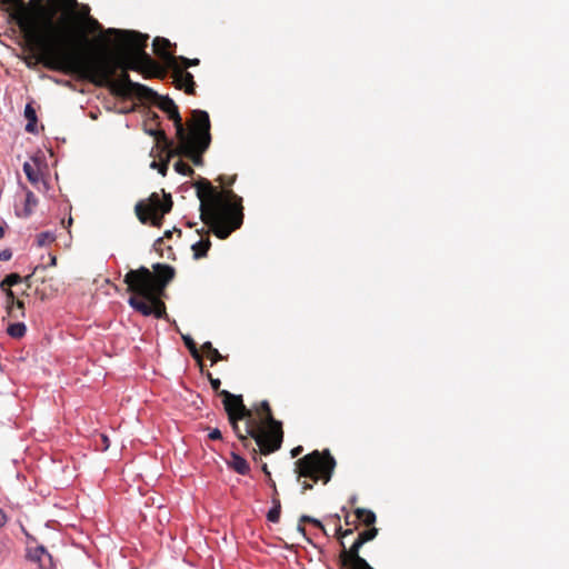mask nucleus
Here are the masks:
<instances>
[{
	"label": "nucleus",
	"mask_w": 569,
	"mask_h": 569,
	"mask_svg": "<svg viewBox=\"0 0 569 569\" xmlns=\"http://www.w3.org/2000/svg\"><path fill=\"white\" fill-rule=\"evenodd\" d=\"M106 34L119 37L121 50L117 57L106 50L92 52L93 42L81 52H57L54 48L47 47L44 64L52 71L77 76L98 87H106L114 96L139 100H151L158 93L144 84L133 82L128 70L139 71L146 78H163L164 69L147 52L149 37L133 30H119L110 28L100 32L99 40L104 41Z\"/></svg>",
	"instance_id": "obj_1"
},
{
	"label": "nucleus",
	"mask_w": 569,
	"mask_h": 569,
	"mask_svg": "<svg viewBox=\"0 0 569 569\" xmlns=\"http://www.w3.org/2000/svg\"><path fill=\"white\" fill-rule=\"evenodd\" d=\"M30 6L34 13L22 8L18 17V26L23 32L27 43L38 52V57L30 56L24 59L27 67L30 69H34L38 63H42L43 67L49 69L43 61L47 47L54 48L59 53L73 50L81 52L82 49L90 46V34L102 32V26L90 16L89 8L86 7L84 12L72 14L73 31L54 32L48 36L43 30H57L52 22L53 12L46 8L43 0H30Z\"/></svg>",
	"instance_id": "obj_2"
},
{
	"label": "nucleus",
	"mask_w": 569,
	"mask_h": 569,
	"mask_svg": "<svg viewBox=\"0 0 569 569\" xmlns=\"http://www.w3.org/2000/svg\"><path fill=\"white\" fill-rule=\"evenodd\" d=\"M211 388L223 398V407L229 423L239 441L248 448L253 440L261 455H270L281 448L283 441L282 422L273 417L270 403L267 400L247 408L241 395H233L220 390L221 381L207 372Z\"/></svg>",
	"instance_id": "obj_3"
},
{
	"label": "nucleus",
	"mask_w": 569,
	"mask_h": 569,
	"mask_svg": "<svg viewBox=\"0 0 569 569\" xmlns=\"http://www.w3.org/2000/svg\"><path fill=\"white\" fill-rule=\"evenodd\" d=\"M200 200L201 221L209 228L198 231L200 239L191 246L196 260L207 257L211 247L210 232L219 239L228 238L243 222L242 198L231 189L218 190L211 182L200 178L193 184Z\"/></svg>",
	"instance_id": "obj_4"
},
{
	"label": "nucleus",
	"mask_w": 569,
	"mask_h": 569,
	"mask_svg": "<svg viewBox=\"0 0 569 569\" xmlns=\"http://www.w3.org/2000/svg\"><path fill=\"white\" fill-rule=\"evenodd\" d=\"M153 271L147 267L129 270L123 278L127 291L131 293L128 302L142 316H154L158 319L168 317L162 301L168 284L176 277V269L169 264L154 263Z\"/></svg>",
	"instance_id": "obj_5"
},
{
	"label": "nucleus",
	"mask_w": 569,
	"mask_h": 569,
	"mask_svg": "<svg viewBox=\"0 0 569 569\" xmlns=\"http://www.w3.org/2000/svg\"><path fill=\"white\" fill-rule=\"evenodd\" d=\"M189 134L178 139V146L169 149V157L184 156L193 164L201 166L202 154L209 148L211 142L210 119L207 111L192 110Z\"/></svg>",
	"instance_id": "obj_6"
},
{
	"label": "nucleus",
	"mask_w": 569,
	"mask_h": 569,
	"mask_svg": "<svg viewBox=\"0 0 569 569\" xmlns=\"http://www.w3.org/2000/svg\"><path fill=\"white\" fill-rule=\"evenodd\" d=\"M336 459L329 450H313L295 462L297 481L301 485V492L311 490L316 483L321 481L327 485L333 475Z\"/></svg>",
	"instance_id": "obj_7"
},
{
	"label": "nucleus",
	"mask_w": 569,
	"mask_h": 569,
	"mask_svg": "<svg viewBox=\"0 0 569 569\" xmlns=\"http://www.w3.org/2000/svg\"><path fill=\"white\" fill-rule=\"evenodd\" d=\"M171 194L163 193L161 199L159 193L152 192L147 201H139L134 207L137 218L142 223L151 222L154 227H161L166 213L172 209Z\"/></svg>",
	"instance_id": "obj_8"
},
{
	"label": "nucleus",
	"mask_w": 569,
	"mask_h": 569,
	"mask_svg": "<svg viewBox=\"0 0 569 569\" xmlns=\"http://www.w3.org/2000/svg\"><path fill=\"white\" fill-rule=\"evenodd\" d=\"M378 535V529L371 527L359 532L357 539L349 549L341 541L342 551L339 555L340 566L345 569H373L368 561L359 553L360 548L368 541L373 540Z\"/></svg>",
	"instance_id": "obj_9"
},
{
	"label": "nucleus",
	"mask_w": 569,
	"mask_h": 569,
	"mask_svg": "<svg viewBox=\"0 0 569 569\" xmlns=\"http://www.w3.org/2000/svg\"><path fill=\"white\" fill-rule=\"evenodd\" d=\"M169 69L172 71L173 82L178 89L183 90L187 94L196 93V82L192 73L180 68L177 58L171 59Z\"/></svg>",
	"instance_id": "obj_10"
},
{
	"label": "nucleus",
	"mask_w": 569,
	"mask_h": 569,
	"mask_svg": "<svg viewBox=\"0 0 569 569\" xmlns=\"http://www.w3.org/2000/svg\"><path fill=\"white\" fill-rule=\"evenodd\" d=\"M27 558L30 561L38 563L40 569H53L54 567L52 556L43 546H37L34 548L28 547Z\"/></svg>",
	"instance_id": "obj_11"
},
{
	"label": "nucleus",
	"mask_w": 569,
	"mask_h": 569,
	"mask_svg": "<svg viewBox=\"0 0 569 569\" xmlns=\"http://www.w3.org/2000/svg\"><path fill=\"white\" fill-rule=\"evenodd\" d=\"M153 51L154 53L161 59L164 61L166 66L168 68L171 67V59L172 58H177L176 56L171 54L169 52V49L171 47V42L166 39V38H161V37H157L154 38L153 40Z\"/></svg>",
	"instance_id": "obj_12"
},
{
	"label": "nucleus",
	"mask_w": 569,
	"mask_h": 569,
	"mask_svg": "<svg viewBox=\"0 0 569 569\" xmlns=\"http://www.w3.org/2000/svg\"><path fill=\"white\" fill-rule=\"evenodd\" d=\"M167 114H168L169 119L173 121L177 139L189 134V131H187L186 128L183 127L182 118L179 113L177 106L173 109H171L170 111H168Z\"/></svg>",
	"instance_id": "obj_13"
},
{
	"label": "nucleus",
	"mask_w": 569,
	"mask_h": 569,
	"mask_svg": "<svg viewBox=\"0 0 569 569\" xmlns=\"http://www.w3.org/2000/svg\"><path fill=\"white\" fill-rule=\"evenodd\" d=\"M228 465L239 475H247L250 471V467L247 460L234 452L231 453V460L228 462Z\"/></svg>",
	"instance_id": "obj_14"
},
{
	"label": "nucleus",
	"mask_w": 569,
	"mask_h": 569,
	"mask_svg": "<svg viewBox=\"0 0 569 569\" xmlns=\"http://www.w3.org/2000/svg\"><path fill=\"white\" fill-rule=\"evenodd\" d=\"M24 117L27 119L26 131L34 133L37 127V113L30 103H28L24 108Z\"/></svg>",
	"instance_id": "obj_15"
},
{
	"label": "nucleus",
	"mask_w": 569,
	"mask_h": 569,
	"mask_svg": "<svg viewBox=\"0 0 569 569\" xmlns=\"http://www.w3.org/2000/svg\"><path fill=\"white\" fill-rule=\"evenodd\" d=\"M355 515H356L357 520L361 521L367 527H370L376 522V515L371 510L363 509V508H357L355 510Z\"/></svg>",
	"instance_id": "obj_16"
},
{
	"label": "nucleus",
	"mask_w": 569,
	"mask_h": 569,
	"mask_svg": "<svg viewBox=\"0 0 569 569\" xmlns=\"http://www.w3.org/2000/svg\"><path fill=\"white\" fill-rule=\"evenodd\" d=\"M31 276L22 278L19 273H10L0 282V289H8V287L12 288L22 281L28 282Z\"/></svg>",
	"instance_id": "obj_17"
},
{
	"label": "nucleus",
	"mask_w": 569,
	"mask_h": 569,
	"mask_svg": "<svg viewBox=\"0 0 569 569\" xmlns=\"http://www.w3.org/2000/svg\"><path fill=\"white\" fill-rule=\"evenodd\" d=\"M23 171L28 178V180L33 184L38 186L40 183V173L38 168L34 164L29 162L23 163Z\"/></svg>",
	"instance_id": "obj_18"
},
{
	"label": "nucleus",
	"mask_w": 569,
	"mask_h": 569,
	"mask_svg": "<svg viewBox=\"0 0 569 569\" xmlns=\"http://www.w3.org/2000/svg\"><path fill=\"white\" fill-rule=\"evenodd\" d=\"M27 327L22 322L11 323L7 332L11 338L20 339L26 335Z\"/></svg>",
	"instance_id": "obj_19"
},
{
	"label": "nucleus",
	"mask_w": 569,
	"mask_h": 569,
	"mask_svg": "<svg viewBox=\"0 0 569 569\" xmlns=\"http://www.w3.org/2000/svg\"><path fill=\"white\" fill-rule=\"evenodd\" d=\"M201 348L210 358L212 365L223 359L221 353L216 348H213L210 341L204 342Z\"/></svg>",
	"instance_id": "obj_20"
},
{
	"label": "nucleus",
	"mask_w": 569,
	"mask_h": 569,
	"mask_svg": "<svg viewBox=\"0 0 569 569\" xmlns=\"http://www.w3.org/2000/svg\"><path fill=\"white\" fill-rule=\"evenodd\" d=\"M150 101L157 102L158 107L166 113L177 106L174 101L169 97H161L159 94L157 98H153Z\"/></svg>",
	"instance_id": "obj_21"
},
{
	"label": "nucleus",
	"mask_w": 569,
	"mask_h": 569,
	"mask_svg": "<svg viewBox=\"0 0 569 569\" xmlns=\"http://www.w3.org/2000/svg\"><path fill=\"white\" fill-rule=\"evenodd\" d=\"M147 132L154 137L158 143H163L164 147L170 148L172 146V141L168 140L166 132L161 129H147Z\"/></svg>",
	"instance_id": "obj_22"
},
{
	"label": "nucleus",
	"mask_w": 569,
	"mask_h": 569,
	"mask_svg": "<svg viewBox=\"0 0 569 569\" xmlns=\"http://www.w3.org/2000/svg\"><path fill=\"white\" fill-rule=\"evenodd\" d=\"M56 240V234L51 231H43L36 236L38 247H46Z\"/></svg>",
	"instance_id": "obj_23"
},
{
	"label": "nucleus",
	"mask_w": 569,
	"mask_h": 569,
	"mask_svg": "<svg viewBox=\"0 0 569 569\" xmlns=\"http://www.w3.org/2000/svg\"><path fill=\"white\" fill-rule=\"evenodd\" d=\"M182 340L184 342V346L190 351L191 356L199 362H201V355L197 348V343L190 336H182Z\"/></svg>",
	"instance_id": "obj_24"
},
{
	"label": "nucleus",
	"mask_w": 569,
	"mask_h": 569,
	"mask_svg": "<svg viewBox=\"0 0 569 569\" xmlns=\"http://www.w3.org/2000/svg\"><path fill=\"white\" fill-rule=\"evenodd\" d=\"M37 204H38V199L34 196V193L30 190L27 191L26 204H24L26 216H29L33 211V209L37 207Z\"/></svg>",
	"instance_id": "obj_25"
},
{
	"label": "nucleus",
	"mask_w": 569,
	"mask_h": 569,
	"mask_svg": "<svg viewBox=\"0 0 569 569\" xmlns=\"http://www.w3.org/2000/svg\"><path fill=\"white\" fill-rule=\"evenodd\" d=\"M173 168L174 170L182 174V176H192L194 173V170L186 162H183L182 160H178L174 164H173Z\"/></svg>",
	"instance_id": "obj_26"
},
{
	"label": "nucleus",
	"mask_w": 569,
	"mask_h": 569,
	"mask_svg": "<svg viewBox=\"0 0 569 569\" xmlns=\"http://www.w3.org/2000/svg\"><path fill=\"white\" fill-rule=\"evenodd\" d=\"M1 291H3L4 295H6L7 311L11 316L12 315V310L14 308V302L17 300L16 296H14V292L12 291V288H9V287H8V289H1Z\"/></svg>",
	"instance_id": "obj_27"
},
{
	"label": "nucleus",
	"mask_w": 569,
	"mask_h": 569,
	"mask_svg": "<svg viewBox=\"0 0 569 569\" xmlns=\"http://www.w3.org/2000/svg\"><path fill=\"white\" fill-rule=\"evenodd\" d=\"M177 59H178L179 67L183 68V70H187L190 67H196L200 63V60L197 58L189 59V58L180 56V57H177Z\"/></svg>",
	"instance_id": "obj_28"
},
{
	"label": "nucleus",
	"mask_w": 569,
	"mask_h": 569,
	"mask_svg": "<svg viewBox=\"0 0 569 569\" xmlns=\"http://www.w3.org/2000/svg\"><path fill=\"white\" fill-rule=\"evenodd\" d=\"M300 522L312 523L315 527H317L318 529L323 531L325 535H327L326 529H325L322 522L320 520L316 519V518H312L310 516L303 515V516L300 517Z\"/></svg>",
	"instance_id": "obj_29"
},
{
	"label": "nucleus",
	"mask_w": 569,
	"mask_h": 569,
	"mask_svg": "<svg viewBox=\"0 0 569 569\" xmlns=\"http://www.w3.org/2000/svg\"><path fill=\"white\" fill-rule=\"evenodd\" d=\"M170 158L171 157L168 156L167 160L161 161L159 163L156 162V161H152L151 162V168H157L159 173L164 177L167 174V171H168Z\"/></svg>",
	"instance_id": "obj_30"
},
{
	"label": "nucleus",
	"mask_w": 569,
	"mask_h": 569,
	"mask_svg": "<svg viewBox=\"0 0 569 569\" xmlns=\"http://www.w3.org/2000/svg\"><path fill=\"white\" fill-rule=\"evenodd\" d=\"M281 507L272 506V508L267 513V519L270 522H278L280 519Z\"/></svg>",
	"instance_id": "obj_31"
},
{
	"label": "nucleus",
	"mask_w": 569,
	"mask_h": 569,
	"mask_svg": "<svg viewBox=\"0 0 569 569\" xmlns=\"http://www.w3.org/2000/svg\"><path fill=\"white\" fill-rule=\"evenodd\" d=\"M236 178H237V176H224V174H221V176H219V177H218V179H217V180H218V181H219V183H221V184L231 186V184H233V183H234Z\"/></svg>",
	"instance_id": "obj_32"
},
{
	"label": "nucleus",
	"mask_w": 569,
	"mask_h": 569,
	"mask_svg": "<svg viewBox=\"0 0 569 569\" xmlns=\"http://www.w3.org/2000/svg\"><path fill=\"white\" fill-rule=\"evenodd\" d=\"M353 530L352 529H346L343 530L341 526H338L336 528V535L338 536V538H345L349 535H352Z\"/></svg>",
	"instance_id": "obj_33"
},
{
	"label": "nucleus",
	"mask_w": 569,
	"mask_h": 569,
	"mask_svg": "<svg viewBox=\"0 0 569 569\" xmlns=\"http://www.w3.org/2000/svg\"><path fill=\"white\" fill-rule=\"evenodd\" d=\"M210 440H220L222 439V433L219 429H212L208 435Z\"/></svg>",
	"instance_id": "obj_34"
},
{
	"label": "nucleus",
	"mask_w": 569,
	"mask_h": 569,
	"mask_svg": "<svg viewBox=\"0 0 569 569\" xmlns=\"http://www.w3.org/2000/svg\"><path fill=\"white\" fill-rule=\"evenodd\" d=\"M12 257V252L10 249H4L0 251V261H8Z\"/></svg>",
	"instance_id": "obj_35"
},
{
	"label": "nucleus",
	"mask_w": 569,
	"mask_h": 569,
	"mask_svg": "<svg viewBox=\"0 0 569 569\" xmlns=\"http://www.w3.org/2000/svg\"><path fill=\"white\" fill-rule=\"evenodd\" d=\"M302 451H303V447L302 446H297L293 449H291L290 453H291L292 458H296V457L300 456L302 453Z\"/></svg>",
	"instance_id": "obj_36"
},
{
	"label": "nucleus",
	"mask_w": 569,
	"mask_h": 569,
	"mask_svg": "<svg viewBox=\"0 0 569 569\" xmlns=\"http://www.w3.org/2000/svg\"><path fill=\"white\" fill-rule=\"evenodd\" d=\"M8 521L6 512L0 508V528L4 527Z\"/></svg>",
	"instance_id": "obj_37"
},
{
	"label": "nucleus",
	"mask_w": 569,
	"mask_h": 569,
	"mask_svg": "<svg viewBox=\"0 0 569 569\" xmlns=\"http://www.w3.org/2000/svg\"><path fill=\"white\" fill-rule=\"evenodd\" d=\"M14 307L21 311V317H24V303L23 301L17 299L14 302Z\"/></svg>",
	"instance_id": "obj_38"
},
{
	"label": "nucleus",
	"mask_w": 569,
	"mask_h": 569,
	"mask_svg": "<svg viewBox=\"0 0 569 569\" xmlns=\"http://www.w3.org/2000/svg\"><path fill=\"white\" fill-rule=\"evenodd\" d=\"M162 244H163V238H159V239L154 242V249H156L157 251H161V250H162V248H161V246H162Z\"/></svg>",
	"instance_id": "obj_39"
},
{
	"label": "nucleus",
	"mask_w": 569,
	"mask_h": 569,
	"mask_svg": "<svg viewBox=\"0 0 569 569\" xmlns=\"http://www.w3.org/2000/svg\"><path fill=\"white\" fill-rule=\"evenodd\" d=\"M173 231L178 232L179 237L181 236V230H178L174 228L173 230H167L164 232V238H170L172 236Z\"/></svg>",
	"instance_id": "obj_40"
},
{
	"label": "nucleus",
	"mask_w": 569,
	"mask_h": 569,
	"mask_svg": "<svg viewBox=\"0 0 569 569\" xmlns=\"http://www.w3.org/2000/svg\"><path fill=\"white\" fill-rule=\"evenodd\" d=\"M261 469H262L263 473L268 477V480L272 479L267 463H263Z\"/></svg>",
	"instance_id": "obj_41"
},
{
	"label": "nucleus",
	"mask_w": 569,
	"mask_h": 569,
	"mask_svg": "<svg viewBox=\"0 0 569 569\" xmlns=\"http://www.w3.org/2000/svg\"><path fill=\"white\" fill-rule=\"evenodd\" d=\"M272 505L281 507V502H280L278 495H272Z\"/></svg>",
	"instance_id": "obj_42"
},
{
	"label": "nucleus",
	"mask_w": 569,
	"mask_h": 569,
	"mask_svg": "<svg viewBox=\"0 0 569 569\" xmlns=\"http://www.w3.org/2000/svg\"><path fill=\"white\" fill-rule=\"evenodd\" d=\"M158 119H159V116L156 112H153L151 114V117H149L148 122H154L156 124H158V122H157Z\"/></svg>",
	"instance_id": "obj_43"
},
{
	"label": "nucleus",
	"mask_w": 569,
	"mask_h": 569,
	"mask_svg": "<svg viewBox=\"0 0 569 569\" xmlns=\"http://www.w3.org/2000/svg\"><path fill=\"white\" fill-rule=\"evenodd\" d=\"M269 483H270V486L272 487V488H271V491H273V495H278V490H277V487H276V482H274L272 479H270V480H269Z\"/></svg>",
	"instance_id": "obj_44"
},
{
	"label": "nucleus",
	"mask_w": 569,
	"mask_h": 569,
	"mask_svg": "<svg viewBox=\"0 0 569 569\" xmlns=\"http://www.w3.org/2000/svg\"><path fill=\"white\" fill-rule=\"evenodd\" d=\"M302 523L303 522L299 521L297 529H298L299 532H301L305 536L306 535V530H305V527L302 526Z\"/></svg>",
	"instance_id": "obj_45"
},
{
	"label": "nucleus",
	"mask_w": 569,
	"mask_h": 569,
	"mask_svg": "<svg viewBox=\"0 0 569 569\" xmlns=\"http://www.w3.org/2000/svg\"><path fill=\"white\" fill-rule=\"evenodd\" d=\"M101 438H102L103 443H104V448H103V449L106 450V449H108V447H109L108 438H107L106 436H103V435L101 436Z\"/></svg>",
	"instance_id": "obj_46"
},
{
	"label": "nucleus",
	"mask_w": 569,
	"mask_h": 569,
	"mask_svg": "<svg viewBox=\"0 0 569 569\" xmlns=\"http://www.w3.org/2000/svg\"><path fill=\"white\" fill-rule=\"evenodd\" d=\"M4 237V229L3 227L0 224V239H2Z\"/></svg>",
	"instance_id": "obj_47"
},
{
	"label": "nucleus",
	"mask_w": 569,
	"mask_h": 569,
	"mask_svg": "<svg viewBox=\"0 0 569 569\" xmlns=\"http://www.w3.org/2000/svg\"><path fill=\"white\" fill-rule=\"evenodd\" d=\"M345 522H346V525H350L349 516H346V518H345Z\"/></svg>",
	"instance_id": "obj_48"
},
{
	"label": "nucleus",
	"mask_w": 569,
	"mask_h": 569,
	"mask_svg": "<svg viewBox=\"0 0 569 569\" xmlns=\"http://www.w3.org/2000/svg\"><path fill=\"white\" fill-rule=\"evenodd\" d=\"M51 264L54 266L56 264V257H52L51 258Z\"/></svg>",
	"instance_id": "obj_49"
},
{
	"label": "nucleus",
	"mask_w": 569,
	"mask_h": 569,
	"mask_svg": "<svg viewBox=\"0 0 569 569\" xmlns=\"http://www.w3.org/2000/svg\"><path fill=\"white\" fill-rule=\"evenodd\" d=\"M252 452H253L254 457L258 455V450L256 448H252Z\"/></svg>",
	"instance_id": "obj_50"
}]
</instances>
